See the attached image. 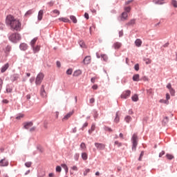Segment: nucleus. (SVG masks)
Wrapping results in <instances>:
<instances>
[{"mask_svg":"<svg viewBox=\"0 0 177 177\" xmlns=\"http://www.w3.org/2000/svg\"><path fill=\"white\" fill-rule=\"evenodd\" d=\"M6 24L11 26L12 29L18 31L20 30L21 24L18 20L14 18L12 15H8L6 19Z\"/></svg>","mask_w":177,"mask_h":177,"instance_id":"f257e3e1","label":"nucleus"},{"mask_svg":"<svg viewBox=\"0 0 177 177\" xmlns=\"http://www.w3.org/2000/svg\"><path fill=\"white\" fill-rule=\"evenodd\" d=\"M8 39L12 43L17 44L21 39V35L19 33H12L9 35Z\"/></svg>","mask_w":177,"mask_h":177,"instance_id":"f03ea898","label":"nucleus"},{"mask_svg":"<svg viewBox=\"0 0 177 177\" xmlns=\"http://www.w3.org/2000/svg\"><path fill=\"white\" fill-rule=\"evenodd\" d=\"M12 50V47L9 45L6 46L0 47V53H3L4 52L6 57H8L10 52Z\"/></svg>","mask_w":177,"mask_h":177,"instance_id":"7ed1b4c3","label":"nucleus"},{"mask_svg":"<svg viewBox=\"0 0 177 177\" xmlns=\"http://www.w3.org/2000/svg\"><path fill=\"white\" fill-rule=\"evenodd\" d=\"M132 151H136V147L138 145V136L136 134H133L132 138Z\"/></svg>","mask_w":177,"mask_h":177,"instance_id":"20e7f679","label":"nucleus"},{"mask_svg":"<svg viewBox=\"0 0 177 177\" xmlns=\"http://www.w3.org/2000/svg\"><path fill=\"white\" fill-rule=\"evenodd\" d=\"M45 77V75L40 73L37 75L36 80H35V84L36 85H41L44 77Z\"/></svg>","mask_w":177,"mask_h":177,"instance_id":"39448f33","label":"nucleus"},{"mask_svg":"<svg viewBox=\"0 0 177 177\" xmlns=\"http://www.w3.org/2000/svg\"><path fill=\"white\" fill-rule=\"evenodd\" d=\"M95 146L97 148V149L100 151H103L105 149V145L102 143H95Z\"/></svg>","mask_w":177,"mask_h":177,"instance_id":"423d86ee","label":"nucleus"},{"mask_svg":"<svg viewBox=\"0 0 177 177\" xmlns=\"http://www.w3.org/2000/svg\"><path fill=\"white\" fill-rule=\"evenodd\" d=\"M40 95L44 98L47 97V93L46 92L45 86L44 85L41 86Z\"/></svg>","mask_w":177,"mask_h":177,"instance_id":"0eeeda50","label":"nucleus"},{"mask_svg":"<svg viewBox=\"0 0 177 177\" xmlns=\"http://www.w3.org/2000/svg\"><path fill=\"white\" fill-rule=\"evenodd\" d=\"M131 95V91L129 90L124 91L122 95H121V97L123 99H127L128 97H129Z\"/></svg>","mask_w":177,"mask_h":177,"instance_id":"6e6552de","label":"nucleus"},{"mask_svg":"<svg viewBox=\"0 0 177 177\" xmlns=\"http://www.w3.org/2000/svg\"><path fill=\"white\" fill-rule=\"evenodd\" d=\"M9 165V162L6 160V158L0 160V167H8Z\"/></svg>","mask_w":177,"mask_h":177,"instance_id":"1a4fd4ad","label":"nucleus"},{"mask_svg":"<svg viewBox=\"0 0 177 177\" xmlns=\"http://www.w3.org/2000/svg\"><path fill=\"white\" fill-rule=\"evenodd\" d=\"M33 125V123L32 122H24V128L25 129H29L30 128H31Z\"/></svg>","mask_w":177,"mask_h":177,"instance_id":"9d476101","label":"nucleus"},{"mask_svg":"<svg viewBox=\"0 0 177 177\" xmlns=\"http://www.w3.org/2000/svg\"><path fill=\"white\" fill-rule=\"evenodd\" d=\"M91 62V56H86L84 59H83V64H90Z\"/></svg>","mask_w":177,"mask_h":177,"instance_id":"9b49d317","label":"nucleus"},{"mask_svg":"<svg viewBox=\"0 0 177 177\" xmlns=\"http://www.w3.org/2000/svg\"><path fill=\"white\" fill-rule=\"evenodd\" d=\"M74 114V111H71L70 113H68L66 115H64V118L62 119V121L68 120L72 115Z\"/></svg>","mask_w":177,"mask_h":177,"instance_id":"f8f14e48","label":"nucleus"},{"mask_svg":"<svg viewBox=\"0 0 177 177\" xmlns=\"http://www.w3.org/2000/svg\"><path fill=\"white\" fill-rule=\"evenodd\" d=\"M113 48L115 50H119L122 47V43L119 41H116L113 44Z\"/></svg>","mask_w":177,"mask_h":177,"instance_id":"ddd939ff","label":"nucleus"},{"mask_svg":"<svg viewBox=\"0 0 177 177\" xmlns=\"http://www.w3.org/2000/svg\"><path fill=\"white\" fill-rule=\"evenodd\" d=\"M43 15H44V11H43V10H40L38 12V16H37L38 21H41L42 19Z\"/></svg>","mask_w":177,"mask_h":177,"instance_id":"4468645a","label":"nucleus"},{"mask_svg":"<svg viewBox=\"0 0 177 177\" xmlns=\"http://www.w3.org/2000/svg\"><path fill=\"white\" fill-rule=\"evenodd\" d=\"M153 2L156 5H163V4L166 3V2L164 0H153Z\"/></svg>","mask_w":177,"mask_h":177,"instance_id":"2eb2a0df","label":"nucleus"},{"mask_svg":"<svg viewBox=\"0 0 177 177\" xmlns=\"http://www.w3.org/2000/svg\"><path fill=\"white\" fill-rule=\"evenodd\" d=\"M20 49L23 51H26L28 49V46L25 43H22L20 45Z\"/></svg>","mask_w":177,"mask_h":177,"instance_id":"dca6fc26","label":"nucleus"},{"mask_svg":"<svg viewBox=\"0 0 177 177\" xmlns=\"http://www.w3.org/2000/svg\"><path fill=\"white\" fill-rule=\"evenodd\" d=\"M134 44L137 47H140L142 44V41L140 39H137L136 41H134Z\"/></svg>","mask_w":177,"mask_h":177,"instance_id":"f3484780","label":"nucleus"},{"mask_svg":"<svg viewBox=\"0 0 177 177\" xmlns=\"http://www.w3.org/2000/svg\"><path fill=\"white\" fill-rule=\"evenodd\" d=\"M128 18V14L127 12H124L121 16V20L125 21Z\"/></svg>","mask_w":177,"mask_h":177,"instance_id":"a211bd4d","label":"nucleus"},{"mask_svg":"<svg viewBox=\"0 0 177 177\" xmlns=\"http://www.w3.org/2000/svg\"><path fill=\"white\" fill-rule=\"evenodd\" d=\"M8 68H9V64L7 63V64H5L4 66H3L1 68V72L4 73L5 71H6L8 69Z\"/></svg>","mask_w":177,"mask_h":177,"instance_id":"6ab92c4d","label":"nucleus"},{"mask_svg":"<svg viewBox=\"0 0 177 177\" xmlns=\"http://www.w3.org/2000/svg\"><path fill=\"white\" fill-rule=\"evenodd\" d=\"M40 48H41L40 46H34L33 47H32V48H33V52L35 53L39 52Z\"/></svg>","mask_w":177,"mask_h":177,"instance_id":"aec40b11","label":"nucleus"},{"mask_svg":"<svg viewBox=\"0 0 177 177\" xmlns=\"http://www.w3.org/2000/svg\"><path fill=\"white\" fill-rule=\"evenodd\" d=\"M133 81L134 82H139L140 81V75H133Z\"/></svg>","mask_w":177,"mask_h":177,"instance_id":"412c9836","label":"nucleus"},{"mask_svg":"<svg viewBox=\"0 0 177 177\" xmlns=\"http://www.w3.org/2000/svg\"><path fill=\"white\" fill-rule=\"evenodd\" d=\"M133 102H138L139 100V97L138 95H133L131 97Z\"/></svg>","mask_w":177,"mask_h":177,"instance_id":"4be33fe9","label":"nucleus"},{"mask_svg":"<svg viewBox=\"0 0 177 177\" xmlns=\"http://www.w3.org/2000/svg\"><path fill=\"white\" fill-rule=\"evenodd\" d=\"M59 20L61 21H63L64 23L70 22V20L68 18L60 17V18H59Z\"/></svg>","mask_w":177,"mask_h":177,"instance_id":"5701e85b","label":"nucleus"},{"mask_svg":"<svg viewBox=\"0 0 177 177\" xmlns=\"http://www.w3.org/2000/svg\"><path fill=\"white\" fill-rule=\"evenodd\" d=\"M82 158L83 160H88V153H82Z\"/></svg>","mask_w":177,"mask_h":177,"instance_id":"b1692460","label":"nucleus"},{"mask_svg":"<svg viewBox=\"0 0 177 177\" xmlns=\"http://www.w3.org/2000/svg\"><path fill=\"white\" fill-rule=\"evenodd\" d=\"M82 75V71H75L73 73V76L78 77L79 75Z\"/></svg>","mask_w":177,"mask_h":177,"instance_id":"393cba45","label":"nucleus"},{"mask_svg":"<svg viewBox=\"0 0 177 177\" xmlns=\"http://www.w3.org/2000/svg\"><path fill=\"white\" fill-rule=\"evenodd\" d=\"M136 24V20L135 19H131L127 24V26H134Z\"/></svg>","mask_w":177,"mask_h":177,"instance_id":"a878e982","label":"nucleus"},{"mask_svg":"<svg viewBox=\"0 0 177 177\" xmlns=\"http://www.w3.org/2000/svg\"><path fill=\"white\" fill-rule=\"evenodd\" d=\"M38 40V38L35 37L30 41V46L31 47H33L37 41Z\"/></svg>","mask_w":177,"mask_h":177,"instance_id":"bb28decb","label":"nucleus"},{"mask_svg":"<svg viewBox=\"0 0 177 177\" xmlns=\"http://www.w3.org/2000/svg\"><path fill=\"white\" fill-rule=\"evenodd\" d=\"M79 44H80V46L81 48H86V44H85L84 41H79Z\"/></svg>","mask_w":177,"mask_h":177,"instance_id":"cd10ccee","label":"nucleus"},{"mask_svg":"<svg viewBox=\"0 0 177 177\" xmlns=\"http://www.w3.org/2000/svg\"><path fill=\"white\" fill-rule=\"evenodd\" d=\"M70 19L73 21V22L74 24H77V18H76L74 15H71V16L70 17Z\"/></svg>","mask_w":177,"mask_h":177,"instance_id":"c85d7f7f","label":"nucleus"},{"mask_svg":"<svg viewBox=\"0 0 177 177\" xmlns=\"http://www.w3.org/2000/svg\"><path fill=\"white\" fill-rule=\"evenodd\" d=\"M101 58L103 59L104 62H107L108 57L106 54H101Z\"/></svg>","mask_w":177,"mask_h":177,"instance_id":"c756f323","label":"nucleus"},{"mask_svg":"<svg viewBox=\"0 0 177 177\" xmlns=\"http://www.w3.org/2000/svg\"><path fill=\"white\" fill-rule=\"evenodd\" d=\"M61 167H62L64 168V169L65 170L66 173L68 172V167L65 164H62L61 165Z\"/></svg>","mask_w":177,"mask_h":177,"instance_id":"7c9ffc66","label":"nucleus"},{"mask_svg":"<svg viewBox=\"0 0 177 177\" xmlns=\"http://www.w3.org/2000/svg\"><path fill=\"white\" fill-rule=\"evenodd\" d=\"M166 157L169 160H172L174 158V156L172 154H170V153H167Z\"/></svg>","mask_w":177,"mask_h":177,"instance_id":"2f4dec72","label":"nucleus"},{"mask_svg":"<svg viewBox=\"0 0 177 177\" xmlns=\"http://www.w3.org/2000/svg\"><path fill=\"white\" fill-rule=\"evenodd\" d=\"M125 121L127 123H129L131 120H132V118H131L129 115L125 117Z\"/></svg>","mask_w":177,"mask_h":177,"instance_id":"473e14b6","label":"nucleus"},{"mask_svg":"<svg viewBox=\"0 0 177 177\" xmlns=\"http://www.w3.org/2000/svg\"><path fill=\"white\" fill-rule=\"evenodd\" d=\"M95 124H92V127H91V129H90L88 130V133H89V134H91V133H92L93 131H95Z\"/></svg>","mask_w":177,"mask_h":177,"instance_id":"72a5a7b5","label":"nucleus"},{"mask_svg":"<svg viewBox=\"0 0 177 177\" xmlns=\"http://www.w3.org/2000/svg\"><path fill=\"white\" fill-rule=\"evenodd\" d=\"M168 121H169V118L168 117H165L163 120H162V124L163 125H165L166 124L168 123Z\"/></svg>","mask_w":177,"mask_h":177,"instance_id":"f704fd0d","label":"nucleus"},{"mask_svg":"<svg viewBox=\"0 0 177 177\" xmlns=\"http://www.w3.org/2000/svg\"><path fill=\"white\" fill-rule=\"evenodd\" d=\"M80 148L82 150L84 151L86 148V145L84 142H82L80 145Z\"/></svg>","mask_w":177,"mask_h":177,"instance_id":"c9c22d12","label":"nucleus"},{"mask_svg":"<svg viewBox=\"0 0 177 177\" xmlns=\"http://www.w3.org/2000/svg\"><path fill=\"white\" fill-rule=\"evenodd\" d=\"M120 122V117L118 113L115 115V122L118 123Z\"/></svg>","mask_w":177,"mask_h":177,"instance_id":"e433bc0d","label":"nucleus"},{"mask_svg":"<svg viewBox=\"0 0 177 177\" xmlns=\"http://www.w3.org/2000/svg\"><path fill=\"white\" fill-rule=\"evenodd\" d=\"M52 12H53V14L57 15V16H59V15H60V11H59V10H57V9L53 10L52 11Z\"/></svg>","mask_w":177,"mask_h":177,"instance_id":"4c0bfd02","label":"nucleus"},{"mask_svg":"<svg viewBox=\"0 0 177 177\" xmlns=\"http://www.w3.org/2000/svg\"><path fill=\"white\" fill-rule=\"evenodd\" d=\"M24 115L23 113H19L18 116L16 117L17 120H20L21 118H24Z\"/></svg>","mask_w":177,"mask_h":177,"instance_id":"58836bf2","label":"nucleus"},{"mask_svg":"<svg viewBox=\"0 0 177 177\" xmlns=\"http://www.w3.org/2000/svg\"><path fill=\"white\" fill-rule=\"evenodd\" d=\"M32 14V10H28L26 13H25V17L30 16Z\"/></svg>","mask_w":177,"mask_h":177,"instance_id":"ea45409f","label":"nucleus"},{"mask_svg":"<svg viewBox=\"0 0 177 177\" xmlns=\"http://www.w3.org/2000/svg\"><path fill=\"white\" fill-rule=\"evenodd\" d=\"M6 92L7 93H12V87H10V86H8L6 88Z\"/></svg>","mask_w":177,"mask_h":177,"instance_id":"a19ab883","label":"nucleus"},{"mask_svg":"<svg viewBox=\"0 0 177 177\" xmlns=\"http://www.w3.org/2000/svg\"><path fill=\"white\" fill-rule=\"evenodd\" d=\"M115 145L118 146V147L122 146V143L118 140L115 141Z\"/></svg>","mask_w":177,"mask_h":177,"instance_id":"79ce46f5","label":"nucleus"},{"mask_svg":"<svg viewBox=\"0 0 177 177\" xmlns=\"http://www.w3.org/2000/svg\"><path fill=\"white\" fill-rule=\"evenodd\" d=\"M90 172V169H86V170H85V171L83 173V175L84 176H86V175H88V174Z\"/></svg>","mask_w":177,"mask_h":177,"instance_id":"37998d69","label":"nucleus"},{"mask_svg":"<svg viewBox=\"0 0 177 177\" xmlns=\"http://www.w3.org/2000/svg\"><path fill=\"white\" fill-rule=\"evenodd\" d=\"M134 69H136V71H139V70H140L139 64H136V66H134Z\"/></svg>","mask_w":177,"mask_h":177,"instance_id":"c03bdc74","label":"nucleus"},{"mask_svg":"<svg viewBox=\"0 0 177 177\" xmlns=\"http://www.w3.org/2000/svg\"><path fill=\"white\" fill-rule=\"evenodd\" d=\"M73 70L71 68H69L66 71V74L68 75H71L72 74Z\"/></svg>","mask_w":177,"mask_h":177,"instance_id":"a18cd8bd","label":"nucleus"},{"mask_svg":"<svg viewBox=\"0 0 177 177\" xmlns=\"http://www.w3.org/2000/svg\"><path fill=\"white\" fill-rule=\"evenodd\" d=\"M32 165V162H27L25 163V166H26L27 167L30 168Z\"/></svg>","mask_w":177,"mask_h":177,"instance_id":"49530a36","label":"nucleus"},{"mask_svg":"<svg viewBox=\"0 0 177 177\" xmlns=\"http://www.w3.org/2000/svg\"><path fill=\"white\" fill-rule=\"evenodd\" d=\"M56 171H57V172H61V171H62V167H61V166H57V167H56Z\"/></svg>","mask_w":177,"mask_h":177,"instance_id":"de8ad7c7","label":"nucleus"},{"mask_svg":"<svg viewBox=\"0 0 177 177\" xmlns=\"http://www.w3.org/2000/svg\"><path fill=\"white\" fill-rule=\"evenodd\" d=\"M143 156H144V151H141L140 155V157H139V158H138V160H139V161H141V160H142V157H143Z\"/></svg>","mask_w":177,"mask_h":177,"instance_id":"09e8293b","label":"nucleus"},{"mask_svg":"<svg viewBox=\"0 0 177 177\" xmlns=\"http://www.w3.org/2000/svg\"><path fill=\"white\" fill-rule=\"evenodd\" d=\"M172 5L175 7L177 8V1L176 0H172Z\"/></svg>","mask_w":177,"mask_h":177,"instance_id":"8fccbe9b","label":"nucleus"},{"mask_svg":"<svg viewBox=\"0 0 177 177\" xmlns=\"http://www.w3.org/2000/svg\"><path fill=\"white\" fill-rule=\"evenodd\" d=\"M124 11L127 13L131 11V8L130 7H126L124 8Z\"/></svg>","mask_w":177,"mask_h":177,"instance_id":"3c124183","label":"nucleus"},{"mask_svg":"<svg viewBox=\"0 0 177 177\" xmlns=\"http://www.w3.org/2000/svg\"><path fill=\"white\" fill-rule=\"evenodd\" d=\"M169 92H170V94H171V95H174V94H175V91H174V88H171V89H169Z\"/></svg>","mask_w":177,"mask_h":177,"instance_id":"603ef678","label":"nucleus"},{"mask_svg":"<svg viewBox=\"0 0 177 177\" xmlns=\"http://www.w3.org/2000/svg\"><path fill=\"white\" fill-rule=\"evenodd\" d=\"M19 78V76L17 75H13V80L12 81H16Z\"/></svg>","mask_w":177,"mask_h":177,"instance_id":"864d4df0","label":"nucleus"},{"mask_svg":"<svg viewBox=\"0 0 177 177\" xmlns=\"http://www.w3.org/2000/svg\"><path fill=\"white\" fill-rule=\"evenodd\" d=\"M71 169H72L73 171H78V167H77V166H73V167H71Z\"/></svg>","mask_w":177,"mask_h":177,"instance_id":"5fc2aeb1","label":"nucleus"},{"mask_svg":"<svg viewBox=\"0 0 177 177\" xmlns=\"http://www.w3.org/2000/svg\"><path fill=\"white\" fill-rule=\"evenodd\" d=\"M151 63V60L149 59H145V64H150Z\"/></svg>","mask_w":177,"mask_h":177,"instance_id":"6e6d98bb","label":"nucleus"},{"mask_svg":"<svg viewBox=\"0 0 177 177\" xmlns=\"http://www.w3.org/2000/svg\"><path fill=\"white\" fill-rule=\"evenodd\" d=\"M165 154V152L164 151H162L160 153H159V157L161 158L162 157V156H164Z\"/></svg>","mask_w":177,"mask_h":177,"instance_id":"4d7b16f0","label":"nucleus"},{"mask_svg":"<svg viewBox=\"0 0 177 177\" xmlns=\"http://www.w3.org/2000/svg\"><path fill=\"white\" fill-rule=\"evenodd\" d=\"M167 88L169 90H171V89L173 88L171 87V83H169V84L167 85Z\"/></svg>","mask_w":177,"mask_h":177,"instance_id":"13d9d810","label":"nucleus"},{"mask_svg":"<svg viewBox=\"0 0 177 177\" xmlns=\"http://www.w3.org/2000/svg\"><path fill=\"white\" fill-rule=\"evenodd\" d=\"M97 79V77H92V78H91V82H92L93 84H94V83H95V81Z\"/></svg>","mask_w":177,"mask_h":177,"instance_id":"bf43d9fd","label":"nucleus"},{"mask_svg":"<svg viewBox=\"0 0 177 177\" xmlns=\"http://www.w3.org/2000/svg\"><path fill=\"white\" fill-rule=\"evenodd\" d=\"M160 102L161 104H167V100H160Z\"/></svg>","mask_w":177,"mask_h":177,"instance_id":"052dcab7","label":"nucleus"},{"mask_svg":"<svg viewBox=\"0 0 177 177\" xmlns=\"http://www.w3.org/2000/svg\"><path fill=\"white\" fill-rule=\"evenodd\" d=\"M2 103L3 104H8L9 103V101L8 100H2Z\"/></svg>","mask_w":177,"mask_h":177,"instance_id":"680f3d73","label":"nucleus"},{"mask_svg":"<svg viewBox=\"0 0 177 177\" xmlns=\"http://www.w3.org/2000/svg\"><path fill=\"white\" fill-rule=\"evenodd\" d=\"M94 102H95V99L94 98H91V99L89 100V103L90 104H93Z\"/></svg>","mask_w":177,"mask_h":177,"instance_id":"e2e57ef3","label":"nucleus"},{"mask_svg":"<svg viewBox=\"0 0 177 177\" xmlns=\"http://www.w3.org/2000/svg\"><path fill=\"white\" fill-rule=\"evenodd\" d=\"M92 88H93V90H97V89L98 88V86H97V84H95V85L93 86Z\"/></svg>","mask_w":177,"mask_h":177,"instance_id":"0e129e2a","label":"nucleus"},{"mask_svg":"<svg viewBox=\"0 0 177 177\" xmlns=\"http://www.w3.org/2000/svg\"><path fill=\"white\" fill-rule=\"evenodd\" d=\"M84 17L85 18H86V19H89V15H88V13H85V15H84Z\"/></svg>","mask_w":177,"mask_h":177,"instance_id":"69168bd1","label":"nucleus"},{"mask_svg":"<svg viewBox=\"0 0 177 177\" xmlns=\"http://www.w3.org/2000/svg\"><path fill=\"white\" fill-rule=\"evenodd\" d=\"M166 99H167V101L168 100H170V95L169 94H168V93L166 94Z\"/></svg>","mask_w":177,"mask_h":177,"instance_id":"338daca9","label":"nucleus"},{"mask_svg":"<svg viewBox=\"0 0 177 177\" xmlns=\"http://www.w3.org/2000/svg\"><path fill=\"white\" fill-rule=\"evenodd\" d=\"M123 36V32L122 30L119 32V37H122Z\"/></svg>","mask_w":177,"mask_h":177,"instance_id":"774afa93","label":"nucleus"}]
</instances>
